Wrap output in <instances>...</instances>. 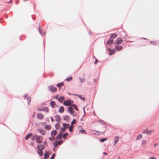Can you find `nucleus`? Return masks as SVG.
<instances>
[{
    "instance_id": "nucleus-55",
    "label": "nucleus",
    "mask_w": 159,
    "mask_h": 159,
    "mask_svg": "<svg viewBox=\"0 0 159 159\" xmlns=\"http://www.w3.org/2000/svg\"><path fill=\"white\" fill-rule=\"evenodd\" d=\"M59 100V102H62V100Z\"/></svg>"
},
{
    "instance_id": "nucleus-44",
    "label": "nucleus",
    "mask_w": 159,
    "mask_h": 159,
    "mask_svg": "<svg viewBox=\"0 0 159 159\" xmlns=\"http://www.w3.org/2000/svg\"><path fill=\"white\" fill-rule=\"evenodd\" d=\"M45 133V131L43 130H40V134H43Z\"/></svg>"
},
{
    "instance_id": "nucleus-52",
    "label": "nucleus",
    "mask_w": 159,
    "mask_h": 159,
    "mask_svg": "<svg viewBox=\"0 0 159 159\" xmlns=\"http://www.w3.org/2000/svg\"><path fill=\"white\" fill-rule=\"evenodd\" d=\"M149 159H157L154 157H151L149 158Z\"/></svg>"
},
{
    "instance_id": "nucleus-15",
    "label": "nucleus",
    "mask_w": 159,
    "mask_h": 159,
    "mask_svg": "<svg viewBox=\"0 0 159 159\" xmlns=\"http://www.w3.org/2000/svg\"><path fill=\"white\" fill-rule=\"evenodd\" d=\"M44 128L45 129L49 130L51 129V127L50 125H46Z\"/></svg>"
},
{
    "instance_id": "nucleus-22",
    "label": "nucleus",
    "mask_w": 159,
    "mask_h": 159,
    "mask_svg": "<svg viewBox=\"0 0 159 159\" xmlns=\"http://www.w3.org/2000/svg\"><path fill=\"white\" fill-rule=\"evenodd\" d=\"M69 119V116L68 115H66L63 117V119L64 120H66Z\"/></svg>"
},
{
    "instance_id": "nucleus-18",
    "label": "nucleus",
    "mask_w": 159,
    "mask_h": 159,
    "mask_svg": "<svg viewBox=\"0 0 159 159\" xmlns=\"http://www.w3.org/2000/svg\"><path fill=\"white\" fill-rule=\"evenodd\" d=\"M33 135V134L32 133H30L28 135H27L25 137V139L27 140L29 138H30V137Z\"/></svg>"
},
{
    "instance_id": "nucleus-20",
    "label": "nucleus",
    "mask_w": 159,
    "mask_h": 159,
    "mask_svg": "<svg viewBox=\"0 0 159 159\" xmlns=\"http://www.w3.org/2000/svg\"><path fill=\"white\" fill-rule=\"evenodd\" d=\"M41 110H40V111ZM42 111H44L46 112H48L49 111V109L48 107H44L43 108L42 110Z\"/></svg>"
},
{
    "instance_id": "nucleus-26",
    "label": "nucleus",
    "mask_w": 159,
    "mask_h": 159,
    "mask_svg": "<svg viewBox=\"0 0 159 159\" xmlns=\"http://www.w3.org/2000/svg\"><path fill=\"white\" fill-rule=\"evenodd\" d=\"M68 133L67 132L65 133V134H64L62 136L63 139H66V137L67 135H68Z\"/></svg>"
},
{
    "instance_id": "nucleus-62",
    "label": "nucleus",
    "mask_w": 159,
    "mask_h": 159,
    "mask_svg": "<svg viewBox=\"0 0 159 159\" xmlns=\"http://www.w3.org/2000/svg\"><path fill=\"white\" fill-rule=\"evenodd\" d=\"M34 115H35V114H33V116H34Z\"/></svg>"
},
{
    "instance_id": "nucleus-47",
    "label": "nucleus",
    "mask_w": 159,
    "mask_h": 159,
    "mask_svg": "<svg viewBox=\"0 0 159 159\" xmlns=\"http://www.w3.org/2000/svg\"><path fill=\"white\" fill-rule=\"evenodd\" d=\"M95 59H96V60H95V61L94 62V63H95V64H96L98 62V59H97L96 58H95Z\"/></svg>"
},
{
    "instance_id": "nucleus-56",
    "label": "nucleus",
    "mask_w": 159,
    "mask_h": 159,
    "mask_svg": "<svg viewBox=\"0 0 159 159\" xmlns=\"http://www.w3.org/2000/svg\"><path fill=\"white\" fill-rule=\"evenodd\" d=\"M11 0H10V1L9 2H8V3H9V2H11Z\"/></svg>"
},
{
    "instance_id": "nucleus-23",
    "label": "nucleus",
    "mask_w": 159,
    "mask_h": 159,
    "mask_svg": "<svg viewBox=\"0 0 159 159\" xmlns=\"http://www.w3.org/2000/svg\"><path fill=\"white\" fill-rule=\"evenodd\" d=\"M117 35L116 34H112L110 35V37L111 39L115 38L117 37Z\"/></svg>"
},
{
    "instance_id": "nucleus-33",
    "label": "nucleus",
    "mask_w": 159,
    "mask_h": 159,
    "mask_svg": "<svg viewBox=\"0 0 159 159\" xmlns=\"http://www.w3.org/2000/svg\"><path fill=\"white\" fill-rule=\"evenodd\" d=\"M68 124L63 123V126L66 129L68 128Z\"/></svg>"
},
{
    "instance_id": "nucleus-24",
    "label": "nucleus",
    "mask_w": 159,
    "mask_h": 159,
    "mask_svg": "<svg viewBox=\"0 0 159 159\" xmlns=\"http://www.w3.org/2000/svg\"><path fill=\"white\" fill-rule=\"evenodd\" d=\"M66 129L65 128H61L60 131V133H61V134H62L65 131Z\"/></svg>"
},
{
    "instance_id": "nucleus-25",
    "label": "nucleus",
    "mask_w": 159,
    "mask_h": 159,
    "mask_svg": "<svg viewBox=\"0 0 159 159\" xmlns=\"http://www.w3.org/2000/svg\"><path fill=\"white\" fill-rule=\"evenodd\" d=\"M64 83L63 82H61L60 83H59L57 85V86L58 87H59L61 86H62L63 85Z\"/></svg>"
},
{
    "instance_id": "nucleus-35",
    "label": "nucleus",
    "mask_w": 159,
    "mask_h": 159,
    "mask_svg": "<svg viewBox=\"0 0 159 159\" xmlns=\"http://www.w3.org/2000/svg\"><path fill=\"white\" fill-rule=\"evenodd\" d=\"M73 125H71V126H70L69 128V130L70 132H71L73 130Z\"/></svg>"
},
{
    "instance_id": "nucleus-57",
    "label": "nucleus",
    "mask_w": 159,
    "mask_h": 159,
    "mask_svg": "<svg viewBox=\"0 0 159 159\" xmlns=\"http://www.w3.org/2000/svg\"><path fill=\"white\" fill-rule=\"evenodd\" d=\"M37 110H38V111H39V108H37Z\"/></svg>"
},
{
    "instance_id": "nucleus-29",
    "label": "nucleus",
    "mask_w": 159,
    "mask_h": 159,
    "mask_svg": "<svg viewBox=\"0 0 159 159\" xmlns=\"http://www.w3.org/2000/svg\"><path fill=\"white\" fill-rule=\"evenodd\" d=\"M153 131V130H148L147 134H150L152 133Z\"/></svg>"
},
{
    "instance_id": "nucleus-17",
    "label": "nucleus",
    "mask_w": 159,
    "mask_h": 159,
    "mask_svg": "<svg viewBox=\"0 0 159 159\" xmlns=\"http://www.w3.org/2000/svg\"><path fill=\"white\" fill-rule=\"evenodd\" d=\"M147 143V141L146 140H143L142 141V145L143 146H145Z\"/></svg>"
},
{
    "instance_id": "nucleus-40",
    "label": "nucleus",
    "mask_w": 159,
    "mask_h": 159,
    "mask_svg": "<svg viewBox=\"0 0 159 159\" xmlns=\"http://www.w3.org/2000/svg\"><path fill=\"white\" fill-rule=\"evenodd\" d=\"M55 156V155L54 153H53L51 157L49 159H53Z\"/></svg>"
},
{
    "instance_id": "nucleus-60",
    "label": "nucleus",
    "mask_w": 159,
    "mask_h": 159,
    "mask_svg": "<svg viewBox=\"0 0 159 159\" xmlns=\"http://www.w3.org/2000/svg\"><path fill=\"white\" fill-rule=\"evenodd\" d=\"M152 42H152V41H151V43H152Z\"/></svg>"
},
{
    "instance_id": "nucleus-39",
    "label": "nucleus",
    "mask_w": 159,
    "mask_h": 159,
    "mask_svg": "<svg viewBox=\"0 0 159 159\" xmlns=\"http://www.w3.org/2000/svg\"><path fill=\"white\" fill-rule=\"evenodd\" d=\"M37 148L38 149V152L39 154H40V147L39 145H38Z\"/></svg>"
},
{
    "instance_id": "nucleus-42",
    "label": "nucleus",
    "mask_w": 159,
    "mask_h": 159,
    "mask_svg": "<svg viewBox=\"0 0 159 159\" xmlns=\"http://www.w3.org/2000/svg\"><path fill=\"white\" fill-rule=\"evenodd\" d=\"M44 148V146L43 145H40V150H41V149L43 150Z\"/></svg>"
},
{
    "instance_id": "nucleus-13",
    "label": "nucleus",
    "mask_w": 159,
    "mask_h": 159,
    "mask_svg": "<svg viewBox=\"0 0 159 159\" xmlns=\"http://www.w3.org/2000/svg\"><path fill=\"white\" fill-rule=\"evenodd\" d=\"M55 118L56 120L58 122H60V120H61V118H60V116L58 115H56L55 116Z\"/></svg>"
},
{
    "instance_id": "nucleus-36",
    "label": "nucleus",
    "mask_w": 159,
    "mask_h": 159,
    "mask_svg": "<svg viewBox=\"0 0 159 159\" xmlns=\"http://www.w3.org/2000/svg\"><path fill=\"white\" fill-rule=\"evenodd\" d=\"M107 138H104L100 139V141L101 142H104L105 141L107 140Z\"/></svg>"
},
{
    "instance_id": "nucleus-53",
    "label": "nucleus",
    "mask_w": 159,
    "mask_h": 159,
    "mask_svg": "<svg viewBox=\"0 0 159 159\" xmlns=\"http://www.w3.org/2000/svg\"><path fill=\"white\" fill-rule=\"evenodd\" d=\"M28 99H31V97H29L28 98Z\"/></svg>"
},
{
    "instance_id": "nucleus-8",
    "label": "nucleus",
    "mask_w": 159,
    "mask_h": 159,
    "mask_svg": "<svg viewBox=\"0 0 159 159\" xmlns=\"http://www.w3.org/2000/svg\"><path fill=\"white\" fill-rule=\"evenodd\" d=\"M119 137L118 136H116L114 138V145H115L116 143L118 142L119 139Z\"/></svg>"
},
{
    "instance_id": "nucleus-14",
    "label": "nucleus",
    "mask_w": 159,
    "mask_h": 159,
    "mask_svg": "<svg viewBox=\"0 0 159 159\" xmlns=\"http://www.w3.org/2000/svg\"><path fill=\"white\" fill-rule=\"evenodd\" d=\"M62 134L59 132L58 134L56 136V138L57 139H61Z\"/></svg>"
},
{
    "instance_id": "nucleus-32",
    "label": "nucleus",
    "mask_w": 159,
    "mask_h": 159,
    "mask_svg": "<svg viewBox=\"0 0 159 159\" xmlns=\"http://www.w3.org/2000/svg\"><path fill=\"white\" fill-rule=\"evenodd\" d=\"M79 131L81 133L85 134L86 133V131H85L84 129H82L79 130Z\"/></svg>"
},
{
    "instance_id": "nucleus-50",
    "label": "nucleus",
    "mask_w": 159,
    "mask_h": 159,
    "mask_svg": "<svg viewBox=\"0 0 159 159\" xmlns=\"http://www.w3.org/2000/svg\"><path fill=\"white\" fill-rule=\"evenodd\" d=\"M43 152L40 150V156H42L43 155Z\"/></svg>"
},
{
    "instance_id": "nucleus-7",
    "label": "nucleus",
    "mask_w": 159,
    "mask_h": 159,
    "mask_svg": "<svg viewBox=\"0 0 159 159\" xmlns=\"http://www.w3.org/2000/svg\"><path fill=\"white\" fill-rule=\"evenodd\" d=\"M53 98L57 99H64V98L63 96H59V95H57L55 96Z\"/></svg>"
},
{
    "instance_id": "nucleus-10",
    "label": "nucleus",
    "mask_w": 159,
    "mask_h": 159,
    "mask_svg": "<svg viewBox=\"0 0 159 159\" xmlns=\"http://www.w3.org/2000/svg\"><path fill=\"white\" fill-rule=\"evenodd\" d=\"M64 111V108L63 107L61 106L58 110V111L60 113H63Z\"/></svg>"
},
{
    "instance_id": "nucleus-6",
    "label": "nucleus",
    "mask_w": 159,
    "mask_h": 159,
    "mask_svg": "<svg viewBox=\"0 0 159 159\" xmlns=\"http://www.w3.org/2000/svg\"><path fill=\"white\" fill-rule=\"evenodd\" d=\"M62 142L63 140L61 139L60 141L55 142L54 145V147L56 148L58 145H60L62 143Z\"/></svg>"
},
{
    "instance_id": "nucleus-31",
    "label": "nucleus",
    "mask_w": 159,
    "mask_h": 159,
    "mask_svg": "<svg viewBox=\"0 0 159 159\" xmlns=\"http://www.w3.org/2000/svg\"><path fill=\"white\" fill-rule=\"evenodd\" d=\"M60 125L58 124V123H57L55 125V127L57 129H58L60 128Z\"/></svg>"
},
{
    "instance_id": "nucleus-61",
    "label": "nucleus",
    "mask_w": 159,
    "mask_h": 159,
    "mask_svg": "<svg viewBox=\"0 0 159 159\" xmlns=\"http://www.w3.org/2000/svg\"><path fill=\"white\" fill-rule=\"evenodd\" d=\"M39 30H40V27H39Z\"/></svg>"
},
{
    "instance_id": "nucleus-4",
    "label": "nucleus",
    "mask_w": 159,
    "mask_h": 159,
    "mask_svg": "<svg viewBox=\"0 0 159 159\" xmlns=\"http://www.w3.org/2000/svg\"><path fill=\"white\" fill-rule=\"evenodd\" d=\"M123 41L122 38H118L116 40L115 43L117 44H121Z\"/></svg>"
},
{
    "instance_id": "nucleus-9",
    "label": "nucleus",
    "mask_w": 159,
    "mask_h": 159,
    "mask_svg": "<svg viewBox=\"0 0 159 159\" xmlns=\"http://www.w3.org/2000/svg\"><path fill=\"white\" fill-rule=\"evenodd\" d=\"M57 131L56 130H52L51 132V135L52 137H54L57 134Z\"/></svg>"
},
{
    "instance_id": "nucleus-2",
    "label": "nucleus",
    "mask_w": 159,
    "mask_h": 159,
    "mask_svg": "<svg viewBox=\"0 0 159 159\" xmlns=\"http://www.w3.org/2000/svg\"><path fill=\"white\" fill-rule=\"evenodd\" d=\"M73 103V101H71L70 100H65L64 102V104L66 106L71 105Z\"/></svg>"
},
{
    "instance_id": "nucleus-1",
    "label": "nucleus",
    "mask_w": 159,
    "mask_h": 159,
    "mask_svg": "<svg viewBox=\"0 0 159 159\" xmlns=\"http://www.w3.org/2000/svg\"><path fill=\"white\" fill-rule=\"evenodd\" d=\"M31 140H36V142L37 143H40V138L39 136H38L36 134H34L31 138Z\"/></svg>"
},
{
    "instance_id": "nucleus-27",
    "label": "nucleus",
    "mask_w": 159,
    "mask_h": 159,
    "mask_svg": "<svg viewBox=\"0 0 159 159\" xmlns=\"http://www.w3.org/2000/svg\"><path fill=\"white\" fill-rule=\"evenodd\" d=\"M142 137V135L141 134H139L136 138V140H139L141 139Z\"/></svg>"
},
{
    "instance_id": "nucleus-58",
    "label": "nucleus",
    "mask_w": 159,
    "mask_h": 159,
    "mask_svg": "<svg viewBox=\"0 0 159 159\" xmlns=\"http://www.w3.org/2000/svg\"><path fill=\"white\" fill-rule=\"evenodd\" d=\"M106 131V130H105L103 132V134L104 133H105V132Z\"/></svg>"
},
{
    "instance_id": "nucleus-38",
    "label": "nucleus",
    "mask_w": 159,
    "mask_h": 159,
    "mask_svg": "<svg viewBox=\"0 0 159 159\" xmlns=\"http://www.w3.org/2000/svg\"><path fill=\"white\" fill-rule=\"evenodd\" d=\"M76 120L74 119L71 122V125H73V124H75L76 123Z\"/></svg>"
},
{
    "instance_id": "nucleus-41",
    "label": "nucleus",
    "mask_w": 159,
    "mask_h": 159,
    "mask_svg": "<svg viewBox=\"0 0 159 159\" xmlns=\"http://www.w3.org/2000/svg\"><path fill=\"white\" fill-rule=\"evenodd\" d=\"M49 139L50 141H53L54 140V137H52L51 138H49Z\"/></svg>"
},
{
    "instance_id": "nucleus-37",
    "label": "nucleus",
    "mask_w": 159,
    "mask_h": 159,
    "mask_svg": "<svg viewBox=\"0 0 159 159\" xmlns=\"http://www.w3.org/2000/svg\"><path fill=\"white\" fill-rule=\"evenodd\" d=\"M147 130H148V129L147 128L146 129L143 130V131H142V133H143V134H147Z\"/></svg>"
},
{
    "instance_id": "nucleus-3",
    "label": "nucleus",
    "mask_w": 159,
    "mask_h": 159,
    "mask_svg": "<svg viewBox=\"0 0 159 159\" xmlns=\"http://www.w3.org/2000/svg\"><path fill=\"white\" fill-rule=\"evenodd\" d=\"M50 91L52 92H54L57 90L56 88L53 86H50L48 87Z\"/></svg>"
},
{
    "instance_id": "nucleus-46",
    "label": "nucleus",
    "mask_w": 159,
    "mask_h": 159,
    "mask_svg": "<svg viewBox=\"0 0 159 159\" xmlns=\"http://www.w3.org/2000/svg\"><path fill=\"white\" fill-rule=\"evenodd\" d=\"M43 114H40V119L43 118Z\"/></svg>"
},
{
    "instance_id": "nucleus-59",
    "label": "nucleus",
    "mask_w": 159,
    "mask_h": 159,
    "mask_svg": "<svg viewBox=\"0 0 159 159\" xmlns=\"http://www.w3.org/2000/svg\"><path fill=\"white\" fill-rule=\"evenodd\" d=\"M118 159H120V157H118Z\"/></svg>"
},
{
    "instance_id": "nucleus-16",
    "label": "nucleus",
    "mask_w": 159,
    "mask_h": 159,
    "mask_svg": "<svg viewBox=\"0 0 159 159\" xmlns=\"http://www.w3.org/2000/svg\"><path fill=\"white\" fill-rule=\"evenodd\" d=\"M49 154L48 152H46L44 155V159H47V158L49 157Z\"/></svg>"
},
{
    "instance_id": "nucleus-45",
    "label": "nucleus",
    "mask_w": 159,
    "mask_h": 159,
    "mask_svg": "<svg viewBox=\"0 0 159 159\" xmlns=\"http://www.w3.org/2000/svg\"><path fill=\"white\" fill-rule=\"evenodd\" d=\"M28 97V95L26 94H25L24 95V98L25 99L27 98Z\"/></svg>"
},
{
    "instance_id": "nucleus-11",
    "label": "nucleus",
    "mask_w": 159,
    "mask_h": 159,
    "mask_svg": "<svg viewBox=\"0 0 159 159\" xmlns=\"http://www.w3.org/2000/svg\"><path fill=\"white\" fill-rule=\"evenodd\" d=\"M113 40L111 39H110L108 40L107 42V44L108 45H111L113 44Z\"/></svg>"
},
{
    "instance_id": "nucleus-5",
    "label": "nucleus",
    "mask_w": 159,
    "mask_h": 159,
    "mask_svg": "<svg viewBox=\"0 0 159 159\" xmlns=\"http://www.w3.org/2000/svg\"><path fill=\"white\" fill-rule=\"evenodd\" d=\"M123 48V47L121 46L116 45L115 47V50L118 51H120L122 50Z\"/></svg>"
},
{
    "instance_id": "nucleus-43",
    "label": "nucleus",
    "mask_w": 159,
    "mask_h": 159,
    "mask_svg": "<svg viewBox=\"0 0 159 159\" xmlns=\"http://www.w3.org/2000/svg\"><path fill=\"white\" fill-rule=\"evenodd\" d=\"M78 97L80 99H85V98H83L81 95H79Z\"/></svg>"
},
{
    "instance_id": "nucleus-21",
    "label": "nucleus",
    "mask_w": 159,
    "mask_h": 159,
    "mask_svg": "<svg viewBox=\"0 0 159 159\" xmlns=\"http://www.w3.org/2000/svg\"><path fill=\"white\" fill-rule=\"evenodd\" d=\"M68 111L71 114H73L74 112V111L72 109L71 107H69L68 108Z\"/></svg>"
},
{
    "instance_id": "nucleus-34",
    "label": "nucleus",
    "mask_w": 159,
    "mask_h": 159,
    "mask_svg": "<svg viewBox=\"0 0 159 159\" xmlns=\"http://www.w3.org/2000/svg\"><path fill=\"white\" fill-rule=\"evenodd\" d=\"M72 106L74 107L75 110L77 111H78V108L75 105L73 104Z\"/></svg>"
},
{
    "instance_id": "nucleus-28",
    "label": "nucleus",
    "mask_w": 159,
    "mask_h": 159,
    "mask_svg": "<svg viewBox=\"0 0 159 159\" xmlns=\"http://www.w3.org/2000/svg\"><path fill=\"white\" fill-rule=\"evenodd\" d=\"M79 80H80V82L81 83L84 82L85 81V79L84 77H83V78H80Z\"/></svg>"
},
{
    "instance_id": "nucleus-51",
    "label": "nucleus",
    "mask_w": 159,
    "mask_h": 159,
    "mask_svg": "<svg viewBox=\"0 0 159 159\" xmlns=\"http://www.w3.org/2000/svg\"><path fill=\"white\" fill-rule=\"evenodd\" d=\"M51 119L52 122H53L54 121V120L53 119L52 117H51Z\"/></svg>"
},
{
    "instance_id": "nucleus-54",
    "label": "nucleus",
    "mask_w": 159,
    "mask_h": 159,
    "mask_svg": "<svg viewBox=\"0 0 159 159\" xmlns=\"http://www.w3.org/2000/svg\"><path fill=\"white\" fill-rule=\"evenodd\" d=\"M103 154H105V155H107V153H106V152H104L103 153Z\"/></svg>"
},
{
    "instance_id": "nucleus-19",
    "label": "nucleus",
    "mask_w": 159,
    "mask_h": 159,
    "mask_svg": "<svg viewBox=\"0 0 159 159\" xmlns=\"http://www.w3.org/2000/svg\"><path fill=\"white\" fill-rule=\"evenodd\" d=\"M50 105L52 107H54L56 105L54 101H51L50 102Z\"/></svg>"
},
{
    "instance_id": "nucleus-12",
    "label": "nucleus",
    "mask_w": 159,
    "mask_h": 159,
    "mask_svg": "<svg viewBox=\"0 0 159 159\" xmlns=\"http://www.w3.org/2000/svg\"><path fill=\"white\" fill-rule=\"evenodd\" d=\"M108 50L109 52V54L110 55H112L115 52V49H112L111 50L110 48L108 49Z\"/></svg>"
},
{
    "instance_id": "nucleus-48",
    "label": "nucleus",
    "mask_w": 159,
    "mask_h": 159,
    "mask_svg": "<svg viewBox=\"0 0 159 159\" xmlns=\"http://www.w3.org/2000/svg\"><path fill=\"white\" fill-rule=\"evenodd\" d=\"M158 145L157 143H155L154 144V147H156Z\"/></svg>"
},
{
    "instance_id": "nucleus-30",
    "label": "nucleus",
    "mask_w": 159,
    "mask_h": 159,
    "mask_svg": "<svg viewBox=\"0 0 159 159\" xmlns=\"http://www.w3.org/2000/svg\"><path fill=\"white\" fill-rule=\"evenodd\" d=\"M72 80V77H70L69 78H67L66 79V80L67 81H71Z\"/></svg>"
},
{
    "instance_id": "nucleus-49",
    "label": "nucleus",
    "mask_w": 159,
    "mask_h": 159,
    "mask_svg": "<svg viewBox=\"0 0 159 159\" xmlns=\"http://www.w3.org/2000/svg\"><path fill=\"white\" fill-rule=\"evenodd\" d=\"M37 117L39 119H40V115L39 114H38L37 115Z\"/></svg>"
}]
</instances>
